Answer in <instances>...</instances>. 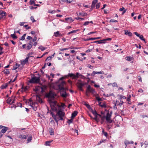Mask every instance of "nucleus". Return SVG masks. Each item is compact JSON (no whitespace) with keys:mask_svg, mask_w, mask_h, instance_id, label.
<instances>
[{"mask_svg":"<svg viewBox=\"0 0 148 148\" xmlns=\"http://www.w3.org/2000/svg\"><path fill=\"white\" fill-rule=\"evenodd\" d=\"M98 0H93L92 1V3L95 5L96 3H97Z\"/></svg>","mask_w":148,"mask_h":148,"instance_id":"5fc2aeb1","label":"nucleus"},{"mask_svg":"<svg viewBox=\"0 0 148 148\" xmlns=\"http://www.w3.org/2000/svg\"><path fill=\"white\" fill-rule=\"evenodd\" d=\"M103 41V40H98L96 41H95L94 42V43H97V44H101L103 43V42H102Z\"/></svg>","mask_w":148,"mask_h":148,"instance_id":"7c9ffc66","label":"nucleus"},{"mask_svg":"<svg viewBox=\"0 0 148 148\" xmlns=\"http://www.w3.org/2000/svg\"><path fill=\"white\" fill-rule=\"evenodd\" d=\"M125 34L129 36H132V33L128 30H125Z\"/></svg>","mask_w":148,"mask_h":148,"instance_id":"f3484780","label":"nucleus"},{"mask_svg":"<svg viewBox=\"0 0 148 148\" xmlns=\"http://www.w3.org/2000/svg\"><path fill=\"white\" fill-rule=\"evenodd\" d=\"M125 59L128 61H130L133 60V58L132 57H131L130 56H127L125 58Z\"/></svg>","mask_w":148,"mask_h":148,"instance_id":"b1692460","label":"nucleus"},{"mask_svg":"<svg viewBox=\"0 0 148 148\" xmlns=\"http://www.w3.org/2000/svg\"><path fill=\"white\" fill-rule=\"evenodd\" d=\"M108 123H107V128H108V129H111L112 126L113 124H108Z\"/></svg>","mask_w":148,"mask_h":148,"instance_id":"2f4dec72","label":"nucleus"},{"mask_svg":"<svg viewBox=\"0 0 148 148\" xmlns=\"http://www.w3.org/2000/svg\"><path fill=\"white\" fill-rule=\"evenodd\" d=\"M27 136H28V135H24L20 134L19 135H18V137L20 138L25 139L27 138Z\"/></svg>","mask_w":148,"mask_h":148,"instance_id":"9b49d317","label":"nucleus"},{"mask_svg":"<svg viewBox=\"0 0 148 148\" xmlns=\"http://www.w3.org/2000/svg\"><path fill=\"white\" fill-rule=\"evenodd\" d=\"M32 136L31 135H30L27 140V143H29V142H31V141L32 140Z\"/></svg>","mask_w":148,"mask_h":148,"instance_id":"a878e982","label":"nucleus"},{"mask_svg":"<svg viewBox=\"0 0 148 148\" xmlns=\"http://www.w3.org/2000/svg\"><path fill=\"white\" fill-rule=\"evenodd\" d=\"M101 123L102 124L103 123V122L104 121V120L105 119V116H101Z\"/></svg>","mask_w":148,"mask_h":148,"instance_id":"de8ad7c7","label":"nucleus"},{"mask_svg":"<svg viewBox=\"0 0 148 148\" xmlns=\"http://www.w3.org/2000/svg\"><path fill=\"white\" fill-rule=\"evenodd\" d=\"M38 48L39 49L41 50V51H43L44 50H45L46 49V48L42 46H41L38 47Z\"/></svg>","mask_w":148,"mask_h":148,"instance_id":"c9c22d12","label":"nucleus"},{"mask_svg":"<svg viewBox=\"0 0 148 148\" xmlns=\"http://www.w3.org/2000/svg\"><path fill=\"white\" fill-rule=\"evenodd\" d=\"M81 75L79 73L77 72L76 73V75H75V76L76 77V79L79 76H81Z\"/></svg>","mask_w":148,"mask_h":148,"instance_id":"ea45409f","label":"nucleus"},{"mask_svg":"<svg viewBox=\"0 0 148 148\" xmlns=\"http://www.w3.org/2000/svg\"><path fill=\"white\" fill-rule=\"evenodd\" d=\"M11 36L13 39H16L17 38V37L14 34H12L11 35Z\"/></svg>","mask_w":148,"mask_h":148,"instance_id":"4c0bfd02","label":"nucleus"},{"mask_svg":"<svg viewBox=\"0 0 148 148\" xmlns=\"http://www.w3.org/2000/svg\"><path fill=\"white\" fill-rule=\"evenodd\" d=\"M112 113V112H111L110 114L109 112H108L106 116H105L107 122L106 123H109L110 124L112 122L113 120L111 119V118Z\"/></svg>","mask_w":148,"mask_h":148,"instance_id":"39448f33","label":"nucleus"},{"mask_svg":"<svg viewBox=\"0 0 148 148\" xmlns=\"http://www.w3.org/2000/svg\"><path fill=\"white\" fill-rule=\"evenodd\" d=\"M75 19L78 20H84V18L77 17L75 18Z\"/></svg>","mask_w":148,"mask_h":148,"instance_id":"09e8293b","label":"nucleus"},{"mask_svg":"<svg viewBox=\"0 0 148 148\" xmlns=\"http://www.w3.org/2000/svg\"><path fill=\"white\" fill-rule=\"evenodd\" d=\"M134 34L136 35L137 36L139 37V36L140 35L138 34L137 32H134Z\"/></svg>","mask_w":148,"mask_h":148,"instance_id":"338daca9","label":"nucleus"},{"mask_svg":"<svg viewBox=\"0 0 148 148\" xmlns=\"http://www.w3.org/2000/svg\"><path fill=\"white\" fill-rule=\"evenodd\" d=\"M78 112L77 111H75L72 114L71 118H74L77 115Z\"/></svg>","mask_w":148,"mask_h":148,"instance_id":"a211bd4d","label":"nucleus"},{"mask_svg":"<svg viewBox=\"0 0 148 148\" xmlns=\"http://www.w3.org/2000/svg\"><path fill=\"white\" fill-rule=\"evenodd\" d=\"M92 113L95 116H97V115H99L100 116H101V115L100 114H98L97 112L95 110L93 111H92Z\"/></svg>","mask_w":148,"mask_h":148,"instance_id":"bb28decb","label":"nucleus"},{"mask_svg":"<svg viewBox=\"0 0 148 148\" xmlns=\"http://www.w3.org/2000/svg\"><path fill=\"white\" fill-rule=\"evenodd\" d=\"M6 15V13L4 11H0V20L4 16Z\"/></svg>","mask_w":148,"mask_h":148,"instance_id":"9d476101","label":"nucleus"},{"mask_svg":"<svg viewBox=\"0 0 148 148\" xmlns=\"http://www.w3.org/2000/svg\"><path fill=\"white\" fill-rule=\"evenodd\" d=\"M40 75L39 74H38V77L34 76L32 77L29 80V83H39L40 82Z\"/></svg>","mask_w":148,"mask_h":148,"instance_id":"20e7f679","label":"nucleus"},{"mask_svg":"<svg viewBox=\"0 0 148 148\" xmlns=\"http://www.w3.org/2000/svg\"><path fill=\"white\" fill-rule=\"evenodd\" d=\"M29 59H28V57H26V58L23 60L21 62V64L23 65H24L26 63L28 62V60Z\"/></svg>","mask_w":148,"mask_h":148,"instance_id":"f8f14e48","label":"nucleus"},{"mask_svg":"<svg viewBox=\"0 0 148 148\" xmlns=\"http://www.w3.org/2000/svg\"><path fill=\"white\" fill-rule=\"evenodd\" d=\"M111 40H112V39L111 38H106V39H103V41H105Z\"/></svg>","mask_w":148,"mask_h":148,"instance_id":"4d7b16f0","label":"nucleus"},{"mask_svg":"<svg viewBox=\"0 0 148 148\" xmlns=\"http://www.w3.org/2000/svg\"><path fill=\"white\" fill-rule=\"evenodd\" d=\"M104 74L103 71H101L99 72H96L93 71L92 72V73L91 74V76H94L96 74Z\"/></svg>","mask_w":148,"mask_h":148,"instance_id":"1a4fd4ad","label":"nucleus"},{"mask_svg":"<svg viewBox=\"0 0 148 148\" xmlns=\"http://www.w3.org/2000/svg\"><path fill=\"white\" fill-rule=\"evenodd\" d=\"M36 98L37 99L38 98L39 99H38V101H39V102L40 103H42V99H41L39 96H38V95H37L36 96Z\"/></svg>","mask_w":148,"mask_h":148,"instance_id":"e433bc0d","label":"nucleus"},{"mask_svg":"<svg viewBox=\"0 0 148 148\" xmlns=\"http://www.w3.org/2000/svg\"><path fill=\"white\" fill-rule=\"evenodd\" d=\"M94 119L97 122H98L99 121V119H98L97 116H95V117L94 118Z\"/></svg>","mask_w":148,"mask_h":148,"instance_id":"bf43d9fd","label":"nucleus"},{"mask_svg":"<svg viewBox=\"0 0 148 148\" xmlns=\"http://www.w3.org/2000/svg\"><path fill=\"white\" fill-rule=\"evenodd\" d=\"M49 132L51 135L54 134V130L52 128H49Z\"/></svg>","mask_w":148,"mask_h":148,"instance_id":"ddd939ff","label":"nucleus"},{"mask_svg":"<svg viewBox=\"0 0 148 148\" xmlns=\"http://www.w3.org/2000/svg\"><path fill=\"white\" fill-rule=\"evenodd\" d=\"M139 38L142 40L144 41L145 43H146L145 39L143 38V36L142 35H140L139 36Z\"/></svg>","mask_w":148,"mask_h":148,"instance_id":"473e14b6","label":"nucleus"},{"mask_svg":"<svg viewBox=\"0 0 148 148\" xmlns=\"http://www.w3.org/2000/svg\"><path fill=\"white\" fill-rule=\"evenodd\" d=\"M20 66V65L19 64L16 63L15 65H14L13 66V68L12 69L13 70H15L17 69Z\"/></svg>","mask_w":148,"mask_h":148,"instance_id":"6ab92c4d","label":"nucleus"},{"mask_svg":"<svg viewBox=\"0 0 148 148\" xmlns=\"http://www.w3.org/2000/svg\"><path fill=\"white\" fill-rule=\"evenodd\" d=\"M68 76L69 77H70L72 79H76L75 76V75L73 73H69L68 74Z\"/></svg>","mask_w":148,"mask_h":148,"instance_id":"4468645a","label":"nucleus"},{"mask_svg":"<svg viewBox=\"0 0 148 148\" xmlns=\"http://www.w3.org/2000/svg\"><path fill=\"white\" fill-rule=\"evenodd\" d=\"M89 21H86L83 24V25H88L89 24Z\"/></svg>","mask_w":148,"mask_h":148,"instance_id":"680f3d73","label":"nucleus"},{"mask_svg":"<svg viewBox=\"0 0 148 148\" xmlns=\"http://www.w3.org/2000/svg\"><path fill=\"white\" fill-rule=\"evenodd\" d=\"M100 106L102 108H106L107 107V105L105 103H104L100 105Z\"/></svg>","mask_w":148,"mask_h":148,"instance_id":"603ef678","label":"nucleus"},{"mask_svg":"<svg viewBox=\"0 0 148 148\" xmlns=\"http://www.w3.org/2000/svg\"><path fill=\"white\" fill-rule=\"evenodd\" d=\"M110 22H112V23L117 22H118V21H117L116 20H114L113 19H111L110 20Z\"/></svg>","mask_w":148,"mask_h":148,"instance_id":"6e6d98bb","label":"nucleus"},{"mask_svg":"<svg viewBox=\"0 0 148 148\" xmlns=\"http://www.w3.org/2000/svg\"><path fill=\"white\" fill-rule=\"evenodd\" d=\"M33 54V53L30 52L28 53L27 55V57H28V59L30 57H33V56H32L31 55Z\"/></svg>","mask_w":148,"mask_h":148,"instance_id":"72a5a7b5","label":"nucleus"},{"mask_svg":"<svg viewBox=\"0 0 148 148\" xmlns=\"http://www.w3.org/2000/svg\"><path fill=\"white\" fill-rule=\"evenodd\" d=\"M29 8L31 10H33L34 9H36L37 8V7H33V6H29Z\"/></svg>","mask_w":148,"mask_h":148,"instance_id":"052dcab7","label":"nucleus"},{"mask_svg":"<svg viewBox=\"0 0 148 148\" xmlns=\"http://www.w3.org/2000/svg\"><path fill=\"white\" fill-rule=\"evenodd\" d=\"M100 7L99 3H98L97 4L96 6V9H98Z\"/></svg>","mask_w":148,"mask_h":148,"instance_id":"e2e57ef3","label":"nucleus"},{"mask_svg":"<svg viewBox=\"0 0 148 148\" xmlns=\"http://www.w3.org/2000/svg\"><path fill=\"white\" fill-rule=\"evenodd\" d=\"M112 86L113 87H117V85L116 83L115 82L113 84Z\"/></svg>","mask_w":148,"mask_h":148,"instance_id":"69168bd1","label":"nucleus"},{"mask_svg":"<svg viewBox=\"0 0 148 148\" xmlns=\"http://www.w3.org/2000/svg\"><path fill=\"white\" fill-rule=\"evenodd\" d=\"M9 84V83H7L5 84L2 85L0 87L1 89H4L6 88Z\"/></svg>","mask_w":148,"mask_h":148,"instance_id":"dca6fc26","label":"nucleus"},{"mask_svg":"<svg viewBox=\"0 0 148 148\" xmlns=\"http://www.w3.org/2000/svg\"><path fill=\"white\" fill-rule=\"evenodd\" d=\"M72 130L74 132V133H76V134H74L75 135H78V131L76 130H74V129H72Z\"/></svg>","mask_w":148,"mask_h":148,"instance_id":"a19ab883","label":"nucleus"},{"mask_svg":"<svg viewBox=\"0 0 148 148\" xmlns=\"http://www.w3.org/2000/svg\"><path fill=\"white\" fill-rule=\"evenodd\" d=\"M59 1L62 4H63V2L66 1L67 3H68V0H59Z\"/></svg>","mask_w":148,"mask_h":148,"instance_id":"58836bf2","label":"nucleus"},{"mask_svg":"<svg viewBox=\"0 0 148 148\" xmlns=\"http://www.w3.org/2000/svg\"><path fill=\"white\" fill-rule=\"evenodd\" d=\"M120 99H126V97L125 96H124L122 95H121L120 97Z\"/></svg>","mask_w":148,"mask_h":148,"instance_id":"0e129e2a","label":"nucleus"},{"mask_svg":"<svg viewBox=\"0 0 148 148\" xmlns=\"http://www.w3.org/2000/svg\"><path fill=\"white\" fill-rule=\"evenodd\" d=\"M53 140H51L50 141H47L45 142V145L47 146H50V143L52 142Z\"/></svg>","mask_w":148,"mask_h":148,"instance_id":"cd10ccee","label":"nucleus"},{"mask_svg":"<svg viewBox=\"0 0 148 148\" xmlns=\"http://www.w3.org/2000/svg\"><path fill=\"white\" fill-rule=\"evenodd\" d=\"M102 134H103L106 137H107L108 136V134L107 133L105 132L104 130L103 129H102Z\"/></svg>","mask_w":148,"mask_h":148,"instance_id":"c756f323","label":"nucleus"},{"mask_svg":"<svg viewBox=\"0 0 148 148\" xmlns=\"http://www.w3.org/2000/svg\"><path fill=\"white\" fill-rule=\"evenodd\" d=\"M47 86L46 85H42L41 87V92H43L45 91L46 90Z\"/></svg>","mask_w":148,"mask_h":148,"instance_id":"2eb2a0df","label":"nucleus"},{"mask_svg":"<svg viewBox=\"0 0 148 148\" xmlns=\"http://www.w3.org/2000/svg\"><path fill=\"white\" fill-rule=\"evenodd\" d=\"M51 114L52 117L56 122H58V121L60 120L62 121L64 120L63 117L64 116L65 113L60 110H59L57 112V114L56 115H54L52 112H51Z\"/></svg>","mask_w":148,"mask_h":148,"instance_id":"f257e3e1","label":"nucleus"},{"mask_svg":"<svg viewBox=\"0 0 148 148\" xmlns=\"http://www.w3.org/2000/svg\"><path fill=\"white\" fill-rule=\"evenodd\" d=\"M81 77L82 78H83V79H85V78H86V79H88V81H89L90 80V78L89 77H88L87 78H86V77H85L84 76H83V75H81Z\"/></svg>","mask_w":148,"mask_h":148,"instance_id":"c03bdc74","label":"nucleus"},{"mask_svg":"<svg viewBox=\"0 0 148 148\" xmlns=\"http://www.w3.org/2000/svg\"><path fill=\"white\" fill-rule=\"evenodd\" d=\"M61 35V34L59 33L58 31H57L54 33V36L56 37H60Z\"/></svg>","mask_w":148,"mask_h":148,"instance_id":"aec40b11","label":"nucleus"},{"mask_svg":"<svg viewBox=\"0 0 148 148\" xmlns=\"http://www.w3.org/2000/svg\"><path fill=\"white\" fill-rule=\"evenodd\" d=\"M130 99L129 98H127V101H128L127 103L129 104H131V102L130 101Z\"/></svg>","mask_w":148,"mask_h":148,"instance_id":"49530a36","label":"nucleus"},{"mask_svg":"<svg viewBox=\"0 0 148 148\" xmlns=\"http://www.w3.org/2000/svg\"><path fill=\"white\" fill-rule=\"evenodd\" d=\"M65 20L68 22H72L73 21V20H72V19L71 18H66Z\"/></svg>","mask_w":148,"mask_h":148,"instance_id":"c85d7f7f","label":"nucleus"},{"mask_svg":"<svg viewBox=\"0 0 148 148\" xmlns=\"http://www.w3.org/2000/svg\"><path fill=\"white\" fill-rule=\"evenodd\" d=\"M86 90H87L89 92H90L92 94H94L95 92V90L92 88L90 85H88L87 87Z\"/></svg>","mask_w":148,"mask_h":148,"instance_id":"423d86ee","label":"nucleus"},{"mask_svg":"<svg viewBox=\"0 0 148 148\" xmlns=\"http://www.w3.org/2000/svg\"><path fill=\"white\" fill-rule=\"evenodd\" d=\"M96 99L98 101H102L101 99L99 97H96Z\"/></svg>","mask_w":148,"mask_h":148,"instance_id":"3c124183","label":"nucleus"},{"mask_svg":"<svg viewBox=\"0 0 148 148\" xmlns=\"http://www.w3.org/2000/svg\"><path fill=\"white\" fill-rule=\"evenodd\" d=\"M65 84V82L63 81L58 85V88L60 92L61 95L64 97H66L67 95L66 92V89L64 87Z\"/></svg>","mask_w":148,"mask_h":148,"instance_id":"f03ea898","label":"nucleus"},{"mask_svg":"<svg viewBox=\"0 0 148 148\" xmlns=\"http://www.w3.org/2000/svg\"><path fill=\"white\" fill-rule=\"evenodd\" d=\"M138 79H139V81H140V82L142 81L141 78L140 76H138Z\"/></svg>","mask_w":148,"mask_h":148,"instance_id":"774afa93","label":"nucleus"},{"mask_svg":"<svg viewBox=\"0 0 148 148\" xmlns=\"http://www.w3.org/2000/svg\"><path fill=\"white\" fill-rule=\"evenodd\" d=\"M3 128L2 129L1 132L3 133H4L8 129V128L7 127L3 126L2 125H0V128L1 129Z\"/></svg>","mask_w":148,"mask_h":148,"instance_id":"0eeeda50","label":"nucleus"},{"mask_svg":"<svg viewBox=\"0 0 148 148\" xmlns=\"http://www.w3.org/2000/svg\"><path fill=\"white\" fill-rule=\"evenodd\" d=\"M35 2L33 0H30L29 2V4L30 5H32L33 4H34Z\"/></svg>","mask_w":148,"mask_h":148,"instance_id":"8fccbe9b","label":"nucleus"},{"mask_svg":"<svg viewBox=\"0 0 148 148\" xmlns=\"http://www.w3.org/2000/svg\"><path fill=\"white\" fill-rule=\"evenodd\" d=\"M14 102V101L13 100L12 101V99H11L8 98L7 100V103H9V104L12 103Z\"/></svg>","mask_w":148,"mask_h":148,"instance_id":"5701e85b","label":"nucleus"},{"mask_svg":"<svg viewBox=\"0 0 148 148\" xmlns=\"http://www.w3.org/2000/svg\"><path fill=\"white\" fill-rule=\"evenodd\" d=\"M3 72L5 74H9L10 73V71L8 69H6L5 70H4L3 71Z\"/></svg>","mask_w":148,"mask_h":148,"instance_id":"393cba45","label":"nucleus"},{"mask_svg":"<svg viewBox=\"0 0 148 148\" xmlns=\"http://www.w3.org/2000/svg\"><path fill=\"white\" fill-rule=\"evenodd\" d=\"M79 14L80 15H81V16H86L87 14H86L84 13L82 14L81 13H79Z\"/></svg>","mask_w":148,"mask_h":148,"instance_id":"13d9d810","label":"nucleus"},{"mask_svg":"<svg viewBox=\"0 0 148 148\" xmlns=\"http://www.w3.org/2000/svg\"><path fill=\"white\" fill-rule=\"evenodd\" d=\"M123 103H124L121 100L120 101V102H119V105L120 106H121V105L123 104Z\"/></svg>","mask_w":148,"mask_h":148,"instance_id":"864d4df0","label":"nucleus"},{"mask_svg":"<svg viewBox=\"0 0 148 148\" xmlns=\"http://www.w3.org/2000/svg\"><path fill=\"white\" fill-rule=\"evenodd\" d=\"M33 42L30 41L29 43L27 44L26 49L27 50L30 49L32 47Z\"/></svg>","mask_w":148,"mask_h":148,"instance_id":"6e6552de","label":"nucleus"},{"mask_svg":"<svg viewBox=\"0 0 148 148\" xmlns=\"http://www.w3.org/2000/svg\"><path fill=\"white\" fill-rule=\"evenodd\" d=\"M30 19L32 21V22H34L36 21L34 20V17L33 16H31Z\"/></svg>","mask_w":148,"mask_h":148,"instance_id":"a18cd8bd","label":"nucleus"},{"mask_svg":"<svg viewBox=\"0 0 148 148\" xmlns=\"http://www.w3.org/2000/svg\"><path fill=\"white\" fill-rule=\"evenodd\" d=\"M84 84L82 83H79L78 84V87L79 88H81L84 86Z\"/></svg>","mask_w":148,"mask_h":148,"instance_id":"412c9836","label":"nucleus"},{"mask_svg":"<svg viewBox=\"0 0 148 148\" xmlns=\"http://www.w3.org/2000/svg\"><path fill=\"white\" fill-rule=\"evenodd\" d=\"M101 38V37H98L95 38H90L91 40H94L96 39H99Z\"/></svg>","mask_w":148,"mask_h":148,"instance_id":"79ce46f5","label":"nucleus"},{"mask_svg":"<svg viewBox=\"0 0 148 148\" xmlns=\"http://www.w3.org/2000/svg\"><path fill=\"white\" fill-rule=\"evenodd\" d=\"M73 118H71L70 119L68 120L67 122L69 125L70 124L72 123L73 121Z\"/></svg>","mask_w":148,"mask_h":148,"instance_id":"f704fd0d","label":"nucleus"},{"mask_svg":"<svg viewBox=\"0 0 148 148\" xmlns=\"http://www.w3.org/2000/svg\"><path fill=\"white\" fill-rule=\"evenodd\" d=\"M29 103L30 104V106L32 107V108H33V109L34 110H35V109L34 108V106H33V102L30 99H29Z\"/></svg>","mask_w":148,"mask_h":148,"instance_id":"4be33fe9","label":"nucleus"},{"mask_svg":"<svg viewBox=\"0 0 148 148\" xmlns=\"http://www.w3.org/2000/svg\"><path fill=\"white\" fill-rule=\"evenodd\" d=\"M56 95L54 92L52 90H50L49 93H46L45 95L46 97L48 98L49 102L51 103L55 102V101H53L52 99L54 98L55 96Z\"/></svg>","mask_w":148,"mask_h":148,"instance_id":"7ed1b4c3","label":"nucleus"},{"mask_svg":"<svg viewBox=\"0 0 148 148\" xmlns=\"http://www.w3.org/2000/svg\"><path fill=\"white\" fill-rule=\"evenodd\" d=\"M76 32H77L76 30H73V31L69 32L68 34L69 35L71 34H72V33H76Z\"/></svg>","mask_w":148,"mask_h":148,"instance_id":"37998d69","label":"nucleus"}]
</instances>
